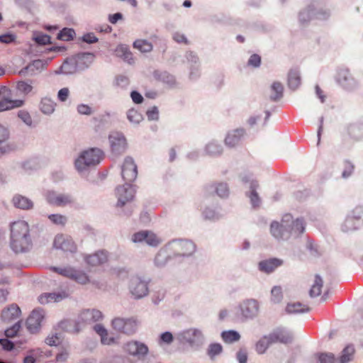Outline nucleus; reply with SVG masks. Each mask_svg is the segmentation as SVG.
<instances>
[{
  "mask_svg": "<svg viewBox=\"0 0 363 363\" xmlns=\"http://www.w3.org/2000/svg\"><path fill=\"white\" fill-rule=\"evenodd\" d=\"M129 291L134 298H142L148 294L147 283L139 277H133L130 281Z\"/></svg>",
  "mask_w": 363,
  "mask_h": 363,
  "instance_id": "17",
  "label": "nucleus"
},
{
  "mask_svg": "<svg viewBox=\"0 0 363 363\" xmlns=\"http://www.w3.org/2000/svg\"><path fill=\"white\" fill-rule=\"evenodd\" d=\"M211 188H213L217 195L221 198L227 197L229 194V189L225 183L218 184L215 186H212Z\"/></svg>",
  "mask_w": 363,
  "mask_h": 363,
  "instance_id": "51",
  "label": "nucleus"
},
{
  "mask_svg": "<svg viewBox=\"0 0 363 363\" xmlns=\"http://www.w3.org/2000/svg\"><path fill=\"white\" fill-rule=\"evenodd\" d=\"M70 91L69 88L64 87L58 91L57 97L58 101H60V102H65L68 99Z\"/></svg>",
  "mask_w": 363,
  "mask_h": 363,
  "instance_id": "60",
  "label": "nucleus"
},
{
  "mask_svg": "<svg viewBox=\"0 0 363 363\" xmlns=\"http://www.w3.org/2000/svg\"><path fill=\"white\" fill-rule=\"evenodd\" d=\"M204 153L211 157H216L222 154L223 146L216 140L209 141L204 147Z\"/></svg>",
  "mask_w": 363,
  "mask_h": 363,
  "instance_id": "33",
  "label": "nucleus"
},
{
  "mask_svg": "<svg viewBox=\"0 0 363 363\" xmlns=\"http://www.w3.org/2000/svg\"><path fill=\"white\" fill-rule=\"evenodd\" d=\"M288 84L290 89H296L301 84L300 72L296 69H292L288 74Z\"/></svg>",
  "mask_w": 363,
  "mask_h": 363,
  "instance_id": "39",
  "label": "nucleus"
},
{
  "mask_svg": "<svg viewBox=\"0 0 363 363\" xmlns=\"http://www.w3.org/2000/svg\"><path fill=\"white\" fill-rule=\"evenodd\" d=\"M341 228L344 232L356 230L358 228V219L355 218L351 213L346 217Z\"/></svg>",
  "mask_w": 363,
  "mask_h": 363,
  "instance_id": "43",
  "label": "nucleus"
},
{
  "mask_svg": "<svg viewBox=\"0 0 363 363\" xmlns=\"http://www.w3.org/2000/svg\"><path fill=\"white\" fill-rule=\"evenodd\" d=\"M84 261L91 267L100 266L108 261V253L104 250H99L93 254L85 255Z\"/></svg>",
  "mask_w": 363,
  "mask_h": 363,
  "instance_id": "24",
  "label": "nucleus"
},
{
  "mask_svg": "<svg viewBox=\"0 0 363 363\" xmlns=\"http://www.w3.org/2000/svg\"><path fill=\"white\" fill-rule=\"evenodd\" d=\"M68 296L65 291H59L53 293H45L39 296L38 301L41 304H47L50 303H57L62 301Z\"/></svg>",
  "mask_w": 363,
  "mask_h": 363,
  "instance_id": "28",
  "label": "nucleus"
},
{
  "mask_svg": "<svg viewBox=\"0 0 363 363\" xmlns=\"http://www.w3.org/2000/svg\"><path fill=\"white\" fill-rule=\"evenodd\" d=\"M134 243H146L151 247H157L162 242V240L153 232L142 230L134 233L131 237Z\"/></svg>",
  "mask_w": 363,
  "mask_h": 363,
  "instance_id": "14",
  "label": "nucleus"
},
{
  "mask_svg": "<svg viewBox=\"0 0 363 363\" xmlns=\"http://www.w3.org/2000/svg\"><path fill=\"white\" fill-rule=\"evenodd\" d=\"M336 81L347 90H352L358 84L357 81L352 77L347 68H341L337 71Z\"/></svg>",
  "mask_w": 363,
  "mask_h": 363,
  "instance_id": "19",
  "label": "nucleus"
},
{
  "mask_svg": "<svg viewBox=\"0 0 363 363\" xmlns=\"http://www.w3.org/2000/svg\"><path fill=\"white\" fill-rule=\"evenodd\" d=\"M57 106L56 102L50 97H43L39 104V109L42 113L50 116L54 113Z\"/></svg>",
  "mask_w": 363,
  "mask_h": 363,
  "instance_id": "31",
  "label": "nucleus"
},
{
  "mask_svg": "<svg viewBox=\"0 0 363 363\" xmlns=\"http://www.w3.org/2000/svg\"><path fill=\"white\" fill-rule=\"evenodd\" d=\"M15 145L9 141V131L0 125V157L12 152Z\"/></svg>",
  "mask_w": 363,
  "mask_h": 363,
  "instance_id": "22",
  "label": "nucleus"
},
{
  "mask_svg": "<svg viewBox=\"0 0 363 363\" xmlns=\"http://www.w3.org/2000/svg\"><path fill=\"white\" fill-rule=\"evenodd\" d=\"M283 86L279 82H274L270 87L269 97L272 100L276 101L282 97Z\"/></svg>",
  "mask_w": 363,
  "mask_h": 363,
  "instance_id": "44",
  "label": "nucleus"
},
{
  "mask_svg": "<svg viewBox=\"0 0 363 363\" xmlns=\"http://www.w3.org/2000/svg\"><path fill=\"white\" fill-rule=\"evenodd\" d=\"M173 342V335L170 332L162 333L160 337L158 342L161 345L162 344L170 345Z\"/></svg>",
  "mask_w": 363,
  "mask_h": 363,
  "instance_id": "59",
  "label": "nucleus"
},
{
  "mask_svg": "<svg viewBox=\"0 0 363 363\" xmlns=\"http://www.w3.org/2000/svg\"><path fill=\"white\" fill-rule=\"evenodd\" d=\"M223 351V347L219 343H211L209 345L207 354L211 359L219 355Z\"/></svg>",
  "mask_w": 363,
  "mask_h": 363,
  "instance_id": "49",
  "label": "nucleus"
},
{
  "mask_svg": "<svg viewBox=\"0 0 363 363\" xmlns=\"http://www.w3.org/2000/svg\"><path fill=\"white\" fill-rule=\"evenodd\" d=\"M309 311L307 306L299 302L290 303L286 307V311L289 314H296L299 313H306Z\"/></svg>",
  "mask_w": 363,
  "mask_h": 363,
  "instance_id": "42",
  "label": "nucleus"
},
{
  "mask_svg": "<svg viewBox=\"0 0 363 363\" xmlns=\"http://www.w3.org/2000/svg\"><path fill=\"white\" fill-rule=\"evenodd\" d=\"M355 350L353 345H347L341 352L339 357L336 359V363H349L353 360Z\"/></svg>",
  "mask_w": 363,
  "mask_h": 363,
  "instance_id": "35",
  "label": "nucleus"
},
{
  "mask_svg": "<svg viewBox=\"0 0 363 363\" xmlns=\"http://www.w3.org/2000/svg\"><path fill=\"white\" fill-rule=\"evenodd\" d=\"M18 116L21 118V120L28 126H31L33 124V120L30 115V113L25 111L21 110L18 113Z\"/></svg>",
  "mask_w": 363,
  "mask_h": 363,
  "instance_id": "58",
  "label": "nucleus"
},
{
  "mask_svg": "<svg viewBox=\"0 0 363 363\" xmlns=\"http://www.w3.org/2000/svg\"><path fill=\"white\" fill-rule=\"evenodd\" d=\"M108 142L112 153L116 155L123 153L127 149L126 138L121 132H111L108 136Z\"/></svg>",
  "mask_w": 363,
  "mask_h": 363,
  "instance_id": "12",
  "label": "nucleus"
},
{
  "mask_svg": "<svg viewBox=\"0 0 363 363\" xmlns=\"http://www.w3.org/2000/svg\"><path fill=\"white\" fill-rule=\"evenodd\" d=\"M245 135L243 128H237L229 131L224 140L225 145L228 147H234L240 144Z\"/></svg>",
  "mask_w": 363,
  "mask_h": 363,
  "instance_id": "23",
  "label": "nucleus"
},
{
  "mask_svg": "<svg viewBox=\"0 0 363 363\" xmlns=\"http://www.w3.org/2000/svg\"><path fill=\"white\" fill-rule=\"evenodd\" d=\"M323 286V280L322 277L316 274L314 277L313 282L309 291V295L311 298L317 297L321 294L322 288Z\"/></svg>",
  "mask_w": 363,
  "mask_h": 363,
  "instance_id": "37",
  "label": "nucleus"
},
{
  "mask_svg": "<svg viewBox=\"0 0 363 363\" xmlns=\"http://www.w3.org/2000/svg\"><path fill=\"white\" fill-rule=\"evenodd\" d=\"M273 344L277 342L288 343L293 339V335L285 328H277L269 334Z\"/></svg>",
  "mask_w": 363,
  "mask_h": 363,
  "instance_id": "25",
  "label": "nucleus"
},
{
  "mask_svg": "<svg viewBox=\"0 0 363 363\" xmlns=\"http://www.w3.org/2000/svg\"><path fill=\"white\" fill-rule=\"evenodd\" d=\"M116 54L128 64H133L135 60L133 53L126 45H119L116 49Z\"/></svg>",
  "mask_w": 363,
  "mask_h": 363,
  "instance_id": "34",
  "label": "nucleus"
},
{
  "mask_svg": "<svg viewBox=\"0 0 363 363\" xmlns=\"http://www.w3.org/2000/svg\"><path fill=\"white\" fill-rule=\"evenodd\" d=\"M316 6L313 4L308 6L306 9L301 11L299 13L298 18L301 23H307L312 18H316L319 20L327 19L330 16V12L326 10L319 9L316 12Z\"/></svg>",
  "mask_w": 363,
  "mask_h": 363,
  "instance_id": "15",
  "label": "nucleus"
},
{
  "mask_svg": "<svg viewBox=\"0 0 363 363\" xmlns=\"http://www.w3.org/2000/svg\"><path fill=\"white\" fill-rule=\"evenodd\" d=\"M116 194L118 198L117 206L122 207L133 199L135 189L130 183L126 182L125 184L116 188Z\"/></svg>",
  "mask_w": 363,
  "mask_h": 363,
  "instance_id": "16",
  "label": "nucleus"
},
{
  "mask_svg": "<svg viewBox=\"0 0 363 363\" xmlns=\"http://www.w3.org/2000/svg\"><path fill=\"white\" fill-rule=\"evenodd\" d=\"M168 249L169 247L167 245L165 247L160 249L157 253L154 260L157 267H162L167 263L169 258Z\"/></svg>",
  "mask_w": 363,
  "mask_h": 363,
  "instance_id": "38",
  "label": "nucleus"
},
{
  "mask_svg": "<svg viewBox=\"0 0 363 363\" xmlns=\"http://www.w3.org/2000/svg\"><path fill=\"white\" fill-rule=\"evenodd\" d=\"M44 318L45 311L42 308L34 309L26 321L28 330L32 333L38 332Z\"/></svg>",
  "mask_w": 363,
  "mask_h": 363,
  "instance_id": "21",
  "label": "nucleus"
},
{
  "mask_svg": "<svg viewBox=\"0 0 363 363\" xmlns=\"http://www.w3.org/2000/svg\"><path fill=\"white\" fill-rule=\"evenodd\" d=\"M10 247L16 254L26 253L33 247L30 225L23 220L10 224Z\"/></svg>",
  "mask_w": 363,
  "mask_h": 363,
  "instance_id": "1",
  "label": "nucleus"
},
{
  "mask_svg": "<svg viewBox=\"0 0 363 363\" xmlns=\"http://www.w3.org/2000/svg\"><path fill=\"white\" fill-rule=\"evenodd\" d=\"M46 201L51 205L65 207L74 203V197L69 194L58 193L55 191H48L45 194Z\"/></svg>",
  "mask_w": 363,
  "mask_h": 363,
  "instance_id": "9",
  "label": "nucleus"
},
{
  "mask_svg": "<svg viewBox=\"0 0 363 363\" xmlns=\"http://www.w3.org/2000/svg\"><path fill=\"white\" fill-rule=\"evenodd\" d=\"M17 90L24 95L32 92L33 86L32 82L29 81H20L16 84Z\"/></svg>",
  "mask_w": 363,
  "mask_h": 363,
  "instance_id": "48",
  "label": "nucleus"
},
{
  "mask_svg": "<svg viewBox=\"0 0 363 363\" xmlns=\"http://www.w3.org/2000/svg\"><path fill=\"white\" fill-rule=\"evenodd\" d=\"M104 158L103 152L99 148H89L82 151L74 160V167L79 173L99 164Z\"/></svg>",
  "mask_w": 363,
  "mask_h": 363,
  "instance_id": "4",
  "label": "nucleus"
},
{
  "mask_svg": "<svg viewBox=\"0 0 363 363\" xmlns=\"http://www.w3.org/2000/svg\"><path fill=\"white\" fill-rule=\"evenodd\" d=\"M48 218L52 224L57 226L63 227L67 223V216L60 213L50 214L48 216Z\"/></svg>",
  "mask_w": 363,
  "mask_h": 363,
  "instance_id": "46",
  "label": "nucleus"
},
{
  "mask_svg": "<svg viewBox=\"0 0 363 363\" xmlns=\"http://www.w3.org/2000/svg\"><path fill=\"white\" fill-rule=\"evenodd\" d=\"M11 203L15 208L23 211H30L34 208V202L30 199L18 194L13 196Z\"/></svg>",
  "mask_w": 363,
  "mask_h": 363,
  "instance_id": "27",
  "label": "nucleus"
},
{
  "mask_svg": "<svg viewBox=\"0 0 363 363\" xmlns=\"http://www.w3.org/2000/svg\"><path fill=\"white\" fill-rule=\"evenodd\" d=\"M179 343L198 350L206 342V337L201 328L191 327L184 329L176 335Z\"/></svg>",
  "mask_w": 363,
  "mask_h": 363,
  "instance_id": "3",
  "label": "nucleus"
},
{
  "mask_svg": "<svg viewBox=\"0 0 363 363\" xmlns=\"http://www.w3.org/2000/svg\"><path fill=\"white\" fill-rule=\"evenodd\" d=\"M51 269L53 272H55L65 277L69 278V279L71 273L73 272V267H69V266L63 267H51Z\"/></svg>",
  "mask_w": 363,
  "mask_h": 363,
  "instance_id": "54",
  "label": "nucleus"
},
{
  "mask_svg": "<svg viewBox=\"0 0 363 363\" xmlns=\"http://www.w3.org/2000/svg\"><path fill=\"white\" fill-rule=\"evenodd\" d=\"M272 344L269 335H264L256 342L255 351L259 354H263Z\"/></svg>",
  "mask_w": 363,
  "mask_h": 363,
  "instance_id": "36",
  "label": "nucleus"
},
{
  "mask_svg": "<svg viewBox=\"0 0 363 363\" xmlns=\"http://www.w3.org/2000/svg\"><path fill=\"white\" fill-rule=\"evenodd\" d=\"M133 46L135 49L138 50L140 52L145 53L150 52L153 49L152 44L145 39H138L133 42Z\"/></svg>",
  "mask_w": 363,
  "mask_h": 363,
  "instance_id": "41",
  "label": "nucleus"
},
{
  "mask_svg": "<svg viewBox=\"0 0 363 363\" xmlns=\"http://www.w3.org/2000/svg\"><path fill=\"white\" fill-rule=\"evenodd\" d=\"M38 353V350H33L29 351L23 359V363H35V359Z\"/></svg>",
  "mask_w": 363,
  "mask_h": 363,
  "instance_id": "64",
  "label": "nucleus"
},
{
  "mask_svg": "<svg viewBox=\"0 0 363 363\" xmlns=\"http://www.w3.org/2000/svg\"><path fill=\"white\" fill-rule=\"evenodd\" d=\"M70 279L75 281L80 284H86L89 283V276L82 270H79L73 267V272L71 273Z\"/></svg>",
  "mask_w": 363,
  "mask_h": 363,
  "instance_id": "40",
  "label": "nucleus"
},
{
  "mask_svg": "<svg viewBox=\"0 0 363 363\" xmlns=\"http://www.w3.org/2000/svg\"><path fill=\"white\" fill-rule=\"evenodd\" d=\"M242 180L249 189L246 191V196L250 199L252 206L253 208L259 206L261 199L257 192V189L259 188L257 182L252 178V175L245 176L242 178Z\"/></svg>",
  "mask_w": 363,
  "mask_h": 363,
  "instance_id": "13",
  "label": "nucleus"
},
{
  "mask_svg": "<svg viewBox=\"0 0 363 363\" xmlns=\"http://www.w3.org/2000/svg\"><path fill=\"white\" fill-rule=\"evenodd\" d=\"M103 318L102 313L97 309H85L82 311L77 318V331L78 332L81 328L88 324H91L94 322L99 321Z\"/></svg>",
  "mask_w": 363,
  "mask_h": 363,
  "instance_id": "10",
  "label": "nucleus"
},
{
  "mask_svg": "<svg viewBox=\"0 0 363 363\" xmlns=\"http://www.w3.org/2000/svg\"><path fill=\"white\" fill-rule=\"evenodd\" d=\"M93 58L94 55L91 53H82L75 58L66 60L63 64L55 71V74L65 75L73 74L77 71L78 68H84L79 65L81 62H88V65L84 67H87L91 62Z\"/></svg>",
  "mask_w": 363,
  "mask_h": 363,
  "instance_id": "5",
  "label": "nucleus"
},
{
  "mask_svg": "<svg viewBox=\"0 0 363 363\" xmlns=\"http://www.w3.org/2000/svg\"><path fill=\"white\" fill-rule=\"evenodd\" d=\"M112 328L117 332L132 335L135 333L138 322L134 318H114L111 321Z\"/></svg>",
  "mask_w": 363,
  "mask_h": 363,
  "instance_id": "8",
  "label": "nucleus"
},
{
  "mask_svg": "<svg viewBox=\"0 0 363 363\" xmlns=\"http://www.w3.org/2000/svg\"><path fill=\"white\" fill-rule=\"evenodd\" d=\"M203 216L208 220H216L220 216L219 211L212 208H206L203 211Z\"/></svg>",
  "mask_w": 363,
  "mask_h": 363,
  "instance_id": "53",
  "label": "nucleus"
},
{
  "mask_svg": "<svg viewBox=\"0 0 363 363\" xmlns=\"http://www.w3.org/2000/svg\"><path fill=\"white\" fill-rule=\"evenodd\" d=\"M130 84L129 79L124 75H119L116 77L114 80V85L117 87L125 89L128 87Z\"/></svg>",
  "mask_w": 363,
  "mask_h": 363,
  "instance_id": "55",
  "label": "nucleus"
},
{
  "mask_svg": "<svg viewBox=\"0 0 363 363\" xmlns=\"http://www.w3.org/2000/svg\"><path fill=\"white\" fill-rule=\"evenodd\" d=\"M121 175L123 179L128 183H131L136 179L138 169L132 157H126L124 159L121 167Z\"/></svg>",
  "mask_w": 363,
  "mask_h": 363,
  "instance_id": "18",
  "label": "nucleus"
},
{
  "mask_svg": "<svg viewBox=\"0 0 363 363\" xmlns=\"http://www.w3.org/2000/svg\"><path fill=\"white\" fill-rule=\"evenodd\" d=\"M53 246L55 248L66 252L73 253L77 251L76 244L72 238L67 235H57L54 239Z\"/></svg>",
  "mask_w": 363,
  "mask_h": 363,
  "instance_id": "20",
  "label": "nucleus"
},
{
  "mask_svg": "<svg viewBox=\"0 0 363 363\" xmlns=\"http://www.w3.org/2000/svg\"><path fill=\"white\" fill-rule=\"evenodd\" d=\"M240 315L245 319H253L259 312V303L254 298L244 300L239 304Z\"/></svg>",
  "mask_w": 363,
  "mask_h": 363,
  "instance_id": "11",
  "label": "nucleus"
},
{
  "mask_svg": "<svg viewBox=\"0 0 363 363\" xmlns=\"http://www.w3.org/2000/svg\"><path fill=\"white\" fill-rule=\"evenodd\" d=\"M127 118L133 125L139 124L143 119L142 114L134 108L129 109L127 111Z\"/></svg>",
  "mask_w": 363,
  "mask_h": 363,
  "instance_id": "47",
  "label": "nucleus"
},
{
  "mask_svg": "<svg viewBox=\"0 0 363 363\" xmlns=\"http://www.w3.org/2000/svg\"><path fill=\"white\" fill-rule=\"evenodd\" d=\"M167 247L177 256L189 257L196 251L194 243L188 240H174L168 243Z\"/></svg>",
  "mask_w": 363,
  "mask_h": 363,
  "instance_id": "6",
  "label": "nucleus"
},
{
  "mask_svg": "<svg viewBox=\"0 0 363 363\" xmlns=\"http://www.w3.org/2000/svg\"><path fill=\"white\" fill-rule=\"evenodd\" d=\"M305 222L302 218L294 219L291 214H285L280 223L272 222L270 233L277 240H287L296 238L305 230Z\"/></svg>",
  "mask_w": 363,
  "mask_h": 363,
  "instance_id": "2",
  "label": "nucleus"
},
{
  "mask_svg": "<svg viewBox=\"0 0 363 363\" xmlns=\"http://www.w3.org/2000/svg\"><path fill=\"white\" fill-rule=\"evenodd\" d=\"M21 328L19 322L16 323L12 325L11 328H8L5 330V335L6 337H14L18 332Z\"/></svg>",
  "mask_w": 363,
  "mask_h": 363,
  "instance_id": "63",
  "label": "nucleus"
},
{
  "mask_svg": "<svg viewBox=\"0 0 363 363\" xmlns=\"http://www.w3.org/2000/svg\"><path fill=\"white\" fill-rule=\"evenodd\" d=\"M33 39L40 45H47L50 43V37L44 33H35Z\"/></svg>",
  "mask_w": 363,
  "mask_h": 363,
  "instance_id": "57",
  "label": "nucleus"
},
{
  "mask_svg": "<svg viewBox=\"0 0 363 363\" xmlns=\"http://www.w3.org/2000/svg\"><path fill=\"white\" fill-rule=\"evenodd\" d=\"M77 111L79 114L86 116H90L93 113L91 107L84 104H79L77 106Z\"/></svg>",
  "mask_w": 363,
  "mask_h": 363,
  "instance_id": "61",
  "label": "nucleus"
},
{
  "mask_svg": "<svg viewBox=\"0 0 363 363\" xmlns=\"http://www.w3.org/2000/svg\"><path fill=\"white\" fill-rule=\"evenodd\" d=\"M283 264L284 261L281 259L270 258L260 261L258 264V269L264 273L270 274Z\"/></svg>",
  "mask_w": 363,
  "mask_h": 363,
  "instance_id": "26",
  "label": "nucleus"
},
{
  "mask_svg": "<svg viewBox=\"0 0 363 363\" xmlns=\"http://www.w3.org/2000/svg\"><path fill=\"white\" fill-rule=\"evenodd\" d=\"M74 35L75 32L72 28H65L59 32L57 38L61 40L69 41L72 40Z\"/></svg>",
  "mask_w": 363,
  "mask_h": 363,
  "instance_id": "50",
  "label": "nucleus"
},
{
  "mask_svg": "<svg viewBox=\"0 0 363 363\" xmlns=\"http://www.w3.org/2000/svg\"><path fill=\"white\" fill-rule=\"evenodd\" d=\"M283 298L282 290L280 286H275L271 290V301L274 303H279Z\"/></svg>",
  "mask_w": 363,
  "mask_h": 363,
  "instance_id": "52",
  "label": "nucleus"
},
{
  "mask_svg": "<svg viewBox=\"0 0 363 363\" xmlns=\"http://www.w3.org/2000/svg\"><path fill=\"white\" fill-rule=\"evenodd\" d=\"M50 60H33L31 63L28 65L25 68L22 69L20 71V73L22 74H26V73H29L30 75H33L36 72H40L44 69L48 65Z\"/></svg>",
  "mask_w": 363,
  "mask_h": 363,
  "instance_id": "29",
  "label": "nucleus"
},
{
  "mask_svg": "<svg viewBox=\"0 0 363 363\" xmlns=\"http://www.w3.org/2000/svg\"><path fill=\"white\" fill-rule=\"evenodd\" d=\"M23 104V100H12L9 97V95H6V96H4V98L0 99V112L15 108H19L22 106Z\"/></svg>",
  "mask_w": 363,
  "mask_h": 363,
  "instance_id": "32",
  "label": "nucleus"
},
{
  "mask_svg": "<svg viewBox=\"0 0 363 363\" xmlns=\"http://www.w3.org/2000/svg\"><path fill=\"white\" fill-rule=\"evenodd\" d=\"M221 337L225 342L233 343L238 341L240 338V335L237 331L230 330L222 332Z\"/></svg>",
  "mask_w": 363,
  "mask_h": 363,
  "instance_id": "45",
  "label": "nucleus"
},
{
  "mask_svg": "<svg viewBox=\"0 0 363 363\" xmlns=\"http://www.w3.org/2000/svg\"><path fill=\"white\" fill-rule=\"evenodd\" d=\"M336 359L332 353H321L318 355L320 363H336Z\"/></svg>",
  "mask_w": 363,
  "mask_h": 363,
  "instance_id": "56",
  "label": "nucleus"
},
{
  "mask_svg": "<svg viewBox=\"0 0 363 363\" xmlns=\"http://www.w3.org/2000/svg\"><path fill=\"white\" fill-rule=\"evenodd\" d=\"M123 349L126 354L138 359H145L149 353L147 345L138 340H130L125 342Z\"/></svg>",
  "mask_w": 363,
  "mask_h": 363,
  "instance_id": "7",
  "label": "nucleus"
},
{
  "mask_svg": "<svg viewBox=\"0 0 363 363\" xmlns=\"http://www.w3.org/2000/svg\"><path fill=\"white\" fill-rule=\"evenodd\" d=\"M173 40L177 43H183L187 45L189 43V40L185 36L184 33L179 32H175L172 35Z\"/></svg>",
  "mask_w": 363,
  "mask_h": 363,
  "instance_id": "62",
  "label": "nucleus"
},
{
  "mask_svg": "<svg viewBox=\"0 0 363 363\" xmlns=\"http://www.w3.org/2000/svg\"><path fill=\"white\" fill-rule=\"evenodd\" d=\"M20 314V308L16 304H11L2 311L1 319L4 323H10L17 319Z\"/></svg>",
  "mask_w": 363,
  "mask_h": 363,
  "instance_id": "30",
  "label": "nucleus"
}]
</instances>
